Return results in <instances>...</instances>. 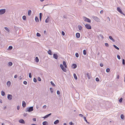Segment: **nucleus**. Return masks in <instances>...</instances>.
<instances>
[{
	"mask_svg": "<svg viewBox=\"0 0 125 125\" xmlns=\"http://www.w3.org/2000/svg\"><path fill=\"white\" fill-rule=\"evenodd\" d=\"M83 18L84 21L90 23L91 22V20L89 19L84 16H83Z\"/></svg>",
	"mask_w": 125,
	"mask_h": 125,
	"instance_id": "f257e3e1",
	"label": "nucleus"
},
{
	"mask_svg": "<svg viewBox=\"0 0 125 125\" xmlns=\"http://www.w3.org/2000/svg\"><path fill=\"white\" fill-rule=\"evenodd\" d=\"M122 63L123 64H125V60L124 59H123L122 60Z\"/></svg>",
	"mask_w": 125,
	"mask_h": 125,
	"instance_id": "58836bf2",
	"label": "nucleus"
},
{
	"mask_svg": "<svg viewBox=\"0 0 125 125\" xmlns=\"http://www.w3.org/2000/svg\"><path fill=\"white\" fill-rule=\"evenodd\" d=\"M75 97L77 99H79V94L78 93H76L74 95Z\"/></svg>",
	"mask_w": 125,
	"mask_h": 125,
	"instance_id": "0eeeda50",
	"label": "nucleus"
},
{
	"mask_svg": "<svg viewBox=\"0 0 125 125\" xmlns=\"http://www.w3.org/2000/svg\"><path fill=\"white\" fill-rule=\"evenodd\" d=\"M77 65L75 64H73L72 66V67L74 69L75 68L77 67Z\"/></svg>",
	"mask_w": 125,
	"mask_h": 125,
	"instance_id": "f3484780",
	"label": "nucleus"
},
{
	"mask_svg": "<svg viewBox=\"0 0 125 125\" xmlns=\"http://www.w3.org/2000/svg\"><path fill=\"white\" fill-rule=\"evenodd\" d=\"M75 56L76 57H79V54H78L77 53H76V54H75Z\"/></svg>",
	"mask_w": 125,
	"mask_h": 125,
	"instance_id": "e433bc0d",
	"label": "nucleus"
},
{
	"mask_svg": "<svg viewBox=\"0 0 125 125\" xmlns=\"http://www.w3.org/2000/svg\"><path fill=\"white\" fill-rule=\"evenodd\" d=\"M51 83L52 85L54 86L55 85L53 83V82L52 81H51Z\"/></svg>",
	"mask_w": 125,
	"mask_h": 125,
	"instance_id": "09e8293b",
	"label": "nucleus"
},
{
	"mask_svg": "<svg viewBox=\"0 0 125 125\" xmlns=\"http://www.w3.org/2000/svg\"><path fill=\"white\" fill-rule=\"evenodd\" d=\"M120 117L121 119H124V115L123 114L121 115V116H120Z\"/></svg>",
	"mask_w": 125,
	"mask_h": 125,
	"instance_id": "72a5a7b5",
	"label": "nucleus"
},
{
	"mask_svg": "<svg viewBox=\"0 0 125 125\" xmlns=\"http://www.w3.org/2000/svg\"><path fill=\"white\" fill-rule=\"evenodd\" d=\"M69 124L70 125H73V124L72 122H71L69 123Z\"/></svg>",
	"mask_w": 125,
	"mask_h": 125,
	"instance_id": "6e6d98bb",
	"label": "nucleus"
},
{
	"mask_svg": "<svg viewBox=\"0 0 125 125\" xmlns=\"http://www.w3.org/2000/svg\"><path fill=\"white\" fill-rule=\"evenodd\" d=\"M48 122L46 121L43 122L42 123V124L43 125H47Z\"/></svg>",
	"mask_w": 125,
	"mask_h": 125,
	"instance_id": "412c9836",
	"label": "nucleus"
},
{
	"mask_svg": "<svg viewBox=\"0 0 125 125\" xmlns=\"http://www.w3.org/2000/svg\"><path fill=\"white\" fill-rule=\"evenodd\" d=\"M58 56L56 54H53V57L56 59H57L58 58Z\"/></svg>",
	"mask_w": 125,
	"mask_h": 125,
	"instance_id": "9d476101",
	"label": "nucleus"
},
{
	"mask_svg": "<svg viewBox=\"0 0 125 125\" xmlns=\"http://www.w3.org/2000/svg\"><path fill=\"white\" fill-rule=\"evenodd\" d=\"M12 95L11 94H8V95L7 98L8 99L10 100L12 99Z\"/></svg>",
	"mask_w": 125,
	"mask_h": 125,
	"instance_id": "1a4fd4ad",
	"label": "nucleus"
},
{
	"mask_svg": "<svg viewBox=\"0 0 125 125\" xmlns=\"http://www.w3.org/2000/svg\"><path fill=\"white\" fill-rule=\"evenodd\" d=\"M22 106L24 107H25L26 106V103L24 101H22Z\"/></svg>",
	"mask_w": 125,
	"mask_h": 125,
	"instance_id": "ddd939ff",
	"label": "nucleus"
},
{
	"mask_svg": "<svg viewBox=\"0 0 125 125\" xmlns=\"http://www.w3.org/2000/svg\"><path fill=\"white\" fill-rule=\"evenodd\" d=\"M113 46L116 49L119 50V48H118V47L116 46L115 45H113Z\"/></svg>",
	"mask_w": 125,
	"mask_h": 125,
	"instance_id": "bb28decb",
	"label": "nucleus"
},
{
	"mask_svg": "<svg viewBox=\"0 0 125 125\" xmlns=\"http://www.w3.org/2000/svg\"><path fill=\"white\" fill-rule=\"evenodd\" d=\"M107 19L109 21H110V18H109V17H107Z\"/></svg>",
	"mask_w": 125,
	"mask_h": 125,
	"instance_id": "3c124183",
	"label": "nucleus"
},
{
	"mask_svg": "<svg viewBox=\"0 0 125 125\" xmlns=\"http://www.w3.org/2000/svg\"><path fill=\"white\" fill-rule=\"evenodd\" d=\"M38 80L39 81H41V78H40V77H38Z\"/></svg>",
	"mask_w": 125,
	"mask_h": 125,
	"instance_id": "de8ad7c7",
	"label": "nucleus"
},
{
	"mask_svg": "<svg viewBox=\"0 0 125 125\" xmlns=\"http://www.w3.org/2000/svg\"><path fill=\"white\" fill-rule=\"evenodd\" d=\"M117 57L118 59L120 60V57L119 55H117Z\"/></svg>",
	"mask_w": 125,
	"mask_h": 125,
	"instance_id": "37998d69",
	"label": "nucleus"
},
{
	"mask_svg": "<svg viewBox=\"0 0 125 125\" xmlns=\"http://www.w3.org/2000/svg\"><path fill=\"white\" fill-rule=\"evenodd\" d=\"M35 20L36 22H38L39 21V20L38 18L36 17Z\"/></svg>",
	"mask_w": 125,
	"mask_h": 125,
	"instance_id": "a878e982",
	"label": "nucleus"
},
{
	"mask_svg": "<svg viewBox=\"0 0 125 125\" xmlns=\"http://www.w3.org/2000/svg\"><path fill=\"white\" fill-rule=\"evenodd\" d=\"M83 54L84 55H85L86 54V51L85 50H84L83 51Z\"/></svg>",
	"mask_w": 125,
	"mask_h": 125,
	"instance_id": "f704fd0d",
	"label": "nucleus"
},
{
	"mask_svg": "<svg viewBox=\"0 0 125 125\" xmlns=\"http://www.w3.org/2000/svg\"><path fill=\"white\" fill-rule=\"evenodd\" d=\"M33 106H31L29 108L28 107L26 108V112L28 111L29 112H31L33 111Z\"/></svg>",
	"mask_w": 125,
	"mask_h": 125,
	"instance_id": "f03ea898",
	"label": "nucleus"
},
{
	"mask_svg": "<svg viewBox=\"0 0 125 125\" xmlns=\"http://www.w3.org/2000/svg\"><path fill=\"white\" fill-rule=\"evenodd\" d=\"M49 17H48V18L46 19L45 21V22L46 23H48L49 21L48 18Z\"/></svg>",
	"mask_w": 125,
	"mask_h": 125,
	"instance_id": "2f4dec72",
	"label": "nucleus"
},
{
	"mask_svg": "<svg viewBox=\"0 0 125 125\" xmlns=\"http://www.w3.org/2000/svg\"><path fill=\"white\" fill-rule=\"evenodd\" d=\"M123 100V99L122 98H120V99L119 100V102H121Z\"/></svg>",
	"mask_w": 125,
	"mask_h": 125,
	"instance_id": "a18cd8bd",
	"label": "nucleus"
},
{
	"mask_svg": "<svg viewBox=\"0 0 125 125\" xmlns=\"http://www.w3.org/2000/svg\"><path fill=\"white\" fill-rule=\"evenodd\" d=\"M20 108V107L19 106H17V108L18 110H19Z\"/></svg>",
	"mask_w": 125,
	"mask_h": 125,
	"instance_id": "69168bd1",
	"label": "nucleus"
},
{
	"mask_svg": "<svg viewBox=\"0 0 125 125\" xmlns=\"http://www.w3.org/2000/svg\"><path fill=\"white\" fill-rule=\"evenodd\" d=\"M17 77V75H15L14 76L15 78H16Z\"/></svg>",
	"mask_w": 125,
	"mask_h": 125,
	"instance_id": "e2e57ef3",
	"label": "nucleus"
},
{
	"mask_svg": "<svg viewBox=\"0 0 125 125\" xmlns=\"http://www.w3.org/2000/svg\"><path fill=\"white\" fill-rule=\"evenodd\" d=\"M78 28L79 30H81V29H82V27L78 25Z\"/></svg>",
	"mask_w": 125,
	"mask_h": 125,
	"instance_id": "c756f323",
	"label": "nucleus"
},
{
	"mask_svg": "<svg viewBox=\"0 0 125 125\" xmlns=\"http://www.w3.org/2000/svg\"><path fill=\"white\" fill-rule=\"evenodd\" d=\"M31 10H29L28 11V14L29 16L31 15Z\"/></svg>",
	"mask_w": 125,
	"mask_h": 125,
	"instance_id": "393cba45",
	"label": "nucleus"
},
{
	"mask_svg": "<svg viewBox=\"0 0 125 125\" xmlns=\"http://www.w3.org/2000/svg\"><path fill=\"white\" fill-rule=\"evenodd\" d=\"M9 49L11 50L12 48V46H10L9 47Z\"/></svg>",
	"mask_w": 125,
	"mask_h": 125,
	"instance_id": "ea45409f",
	"label": "nucleus"
},
{
	"mask_svg": "<svg viewBox=\"0 0 125 125\" xmlns=\"http://www.w3.org/2000/svg\"><path fill=\"white\" fill-rule=\"evenodd\" d=\"M117 11L120 12L121 14H122L124 15H125V14L123 13L122 11L121 10L119 7H117Z\"/></svg>",
	"mask_w": 125,
	"mask_h": 125,
	"instance_id": "6e6552de",
	"label": "nucleus"
},
{
	"mask_svg": "<svg viewBox=\"0 0 125 125\" xmlns=\"http://www.w3.org/2000/svg\"><path fill=\"white\" fill-rule=\"evenodd\" d=\"M96 81H99V79L98 78H96L95 79Z\"/></svg>",
	"mask_w": 125,
	"mask_h": 125,
	"instance_id": "4d7b16f0",
	"label": "nucleus"
},
{
	"mask_svg": "<svg viewBox=\"0 0 125 125\" xmlns=\"http://www.w3.org/2000/svg\"><path fill=\"white\" fill-rule=\"evenodd\" d=\"M57 93L58 95L59 94H60V92L59 91H57Z\"/></svg>",
	"mask_w": 125,
	"mask_h": 125,
	"instance_id": "603ef678",
	"label": "nucleus"
},
{
	"mask_svg": "<svg viewBox=\"0 0 125 125\" xmlns=\"http://www.w3.org/2000/svg\"><path fill=\"white\" fill-rule=\"evenodd\" d=\"M46 105H44L42 107L44 109L46 108Z\"/></svg>",
	"mask_w": 125,
	"mask_h": 125,
	"instance_id": "5fc2aeb1",
	"label": "nucleus"
},
{
	"mask_svg": "<svg viewBox=\"0 0 125 125\" xmlns=\"http://www.w3.org/2000/svg\"><path fill=\"white\" fill-rule=\"evenodd\" d=\"M10 84H11V82L10 81H8L7 82V85L8 86H10Z\"/></svg>",
	"mask_w": 125,
	"mask_h": 125,
	"instance_id": "6ab92c4d",
	"label": "nucleus"
},
{
	"mask_svg": "<svg viewBox=\"0 0 125 125\" xmlns=\"http://www.w3.org/2000/svg\"><path fill=\"white\" fill-rule=\"evenodd\" d=\"M105 45L106 47H108L109 46V45L108 43H105Z\"/></svg>",
	"mask_w": 125,
	"mask_h": 125,
	"instance_id": "49530a36",
	"label": "nucleus"
},
{
	"mask_svg": "<svg viewBox=\"0 0 125 125\" xmlns=\"http://www.w3.org/2000/svg\"><path fill=\"white\" fill-rule=\"evenodd\" d=\"M27 113H26V114L24 113V114H23V116H25H25H27Z\"/></svg>",
	"mask_w": 125,
	"mask_h": 125,
	"instance_id": "bf43d9fd",
	"label": "nucleus"
},
{
	"mask_svg": "<svg viewBox=\"0 0 125 125\" xmlns=\"http://www.w3.org/2000/svg\"><path fill=\"white\" fill-rule=\"evenodd\" d=\"M109 39L111 40H112V41L113 42H114L115 41V40H114V39L111 36H109Z\"/></svg>",
	"mask_w": 125,
	"mask_h": 125,
	"instance_id": "a211bd4d",
	"label": "nucleus"
},
{
	"mask_svg": "<svg viewBox=\"0 0 125 125\" xmlns=\"http://www.w3.org/2000/svg\"><path fill=\"white\" fill-rule=\"evenodd\" d=\"M73 76L74 78L76 80H77V77L76 76V75L75 73H74L73 74Z\"/></svg>",
	"mask_w": 125,
	"mask_h": 125,
	"instance_id": "b1692460",
	"label": "nucleus"
},
{
	"mask_svg": "<svg viewBox=\"0 0 125 125\" xmlns=\"http://www.w3.org/2000/svg\"><path fill=\"white\" fill-rule=\"evenodd\" d=\"M83 118L84 120L87 123H88V122H87V120H86V117H83Z\"/></svg>",
	"mask_w": 125,
	"mask_h": 125,
	"instance_id": "a19ab883",
	"label": "nucleus"
},
{
	"mask_svg": "<svg viewBox=\"0 0 125 125\" xmlns=\"http://www.w3.org/2000/svg\"><path fill=\"white\" fill-rule=\"evenodd\" d=\"M32 120L34 121H36V119L35 118H33Z\"/></svg>",
	"mask_w": 125,
	"mask_h": 125,
	"instance_id": "052dcab7",
	"label": "nucleus"
},
{
	"mask_svg": "<svg viewBox=\"0 0 125 125\" xmlns=\"http://www.w3.org/2000/svg\"><path fill=\"white\" fill-rule=\"evenodd\" d=\"M48 53L50 55H52V52L50 50H49L48 51Z\"/></svg>",
	"mask_w": 125,
	"mask_h": 125,
	"instance_id": "dca6fc26",
	"label": "nucleus"
},
{
	"mask_svg": "<svg viewBox=\"0 0 125 125\" xmlns=\"http://www.w3.org/2000/svg\"><path fill=\"white\" fill-rule=\"evenodd\" d=\"M76 37L77 38H79L80 37V34L79 33H76Z\"/></svg>",
	"mask_w": 125,
	"mask_h": 125,
	"instance_id": "4468645a",
	"label": "nucleus"
},
{
	"mask_svg": "<svg viewBox=\"0 0 125 125\" xmlns=\"http://www.w3.org/2000/svg\"><path fill=\"white\" fill-rule=\"evenodd\" d=\"M92 17L94 20H95L97 22H98L100 21V19L97 17L94 16H93Z\"/></svg>",
	"mask_w": 125,
	"mask_h": 125,
	"instance_id": "7ed1b4c3",
	"label": "nucleus"
},
{
	"mask_svg": "<svg viewBox=\"0 0 125 125\" xmlns=\"http://www.w3.org/2000/svg\"><path fill=\"white\" fill-rule=\"evenodd\" d=\"M23 83L25 85H26L27 84V82L26 81H25L23 82Z\"/></svg>",
	"mask_w": 125,
	"mask_h": 125,
	"instance_id": "8fccbe9b",
	"label": "nucleus"
},
{
	"mask_svg": "<svg viewBox=\"0 0 125 125\" xmlns=\"http://www.w3.org/2000/svg\"><path fill=\"white\" fill-rule=\"evenodd\" d=\"M8 64H9V65L10 66H12V63L11 62H8Z\"/></svg>",
	"mask_w": 125,
	"mask_h": 125,
	"instance_id": "7c9ffc66",
	"label": "nucleus"
},
{
	"mask_svg": "<svg viewBox=\"0 0 125 125\" xmlns=\"http://www.w3.org/2000/svg\"><path fill=\"white\" fill-rule=\"evenodd\" d=\"M22 19L24 20H26V17L25 16H23L22 17Z\"/></svg>",
	"mask_w": 125,
	"mask_h": 125,
	"instance_id": "c9c22d12",
	"label": "nucleus"
},
{
	"mask_svg": "<svg viewBox=\"0 0 125 125\" xmlns=\"http://www.w3.org/2000/svg\"><path fill=\"white\" fill-rule=\"evenodd\" d=\"M19 122L20 123L23 124H24L25 123L24 121L22 119L20 120L19 121Z\"/></svg>",
	"mask_w": 125,
	"mask_h": 125,
	"instance_id": "f8f14e48",
	"label": "nucleus"
},
{
	"mask_svg": "<svg viewBox=\"0 0 125 125\" xmlns=\"http://www.w3.org/2000/svg\"><path fill=\"white\" fill-rule=\"evenodd\" d=\"M35 61H36V62H38L39 61V59L37 57H36V58H35Z\"/></svg>",
	"mask_w": 125,
	"mask_h": 125,
	"instance_id": "c85d7f7f",
	"label": "nucleus"
},
{
	"mask_svg": "<svg viewBox=\"0 0 125 125\" xmlns=\"http://www.w3.org/2000/svg\"><path fill=\"white\" fill-rule=\"evenodd\" d=\"M29 77L30 78H31V73H29Z\"/></svg>",
	"mask_w": 125,
	"mask_h": 125,
	"instance_id": "c03bdc74",
	"label": "nucleus"
},
{
	"mask_svg": "<svg viewBox=\"0 0 125 125\" xmlns=\"http://www.w3.org/2000/svg\"><path fill=\"white\" fill-rule=\"evenodd\" d=\"M103 10H101L100 12V13L101 14H102L103 13Z\"/></svg>",
	"mask_w": 125,
	"mask_h": 125,
	"instance_id": "0e129e2a",
	"label": "nucleus"
},
{
	"mask_svg": "<svg viewBox=\"0 0 125 125\" xmlns=\"http://www.w3.org/2000/svg\"><path fill=\"white\" fill-rule=\"evenodd\" d=\"M36 35L37 36H38V37H40L41 35L39 33H38V32L37 33Z\"/></svg>",
	"mask_w": 125,
	"mask_h": 125,
	"instance_id": "4c0bfd02",
	"label": "nucleus"
},
{
	"mask_svg": "<svg viewBox=\"0 0 125 125\" xmlns=\"http://www.w3.org/2000/svg\"><path fill=\"white\" fill-rule=\"evenodd\" d=\"M100 66L101 67H103V65L102 63H100Z\"/></svg>",
	"mask_w": 125,
	"mask_h": 125,
	"instance_id": "774afa93",
	"label": "nucleus"
},
{
	"mask_svg": "<svg viewBox=\"0 0 125 125\" xmlns=\"http://www.w3.org/2000/svg\"><path fill=\"white\" fill-rule=\"evenodd\" d=\"M87 75L88 79H90L91 77V75L90 74V73H87Z\"/></svg>",
	"mask_w": 125,
	"mask_h": 125,
	"instance_id": "9b49d317",
	"label": "nucleus"
},
{
	"mask_svg": "<svg viewBox=\"0 0 125 125\" xmlns=\"http://www.w3.org/2000/svg\"><path fill=\"white\" fill-rule=\"evenodd\" d=\"M50 89L51 91V93H53V90H52V88H50Z\"/></svg>",
	"mask_w": 125,
	"mask_h": 125,
	"instance_id": "13d9d810",
	"label": "nucleus"
},
{
	"mask_svg": "<svg viewBox=\"0 0 125 125\" xmlns=\"http://www.w3.org/2000/svg\"><path fill=\"white\" fill-rule=\"evenodd\" d=\"M106 72L107 73H108L110 72V69L109 68H107L106 69Z\"/></svg>",
	"mask_w": 125,
	"mask_h": 125,
	"instance_id": "473e14b6",
	"label": "nucleus"
},
{
	"mask_svg": "<svg viewBox=\"0 0 125 125\" xmlns=\"http://www.w3.org/2000/svg\"><path fill=\"white\" fill-rule=\"evenodd\" d=\"M85 26L86 28L88 29H91V27L90 25L87 24L85 25Z\"/></svg>",
	"mask_w": 125,
	"mask_h": 125,
	"instance_id": "423d86ee",
	"label": "nucleus"
},
{
	"mask_svg": "<svg viewBox=\"0 0 125 125\" xmlns=\"http://www.w3.org/2000/svg\"><path fill=\"white\" fill-rule=\"evenodd\" d=\"M4 29L6 30L7 31H8V32H9L10 31V30L9 28L7 27H5Z\"/></svg>",
	"mask_w": 125,
	"mask_h": 125,
	"instance_id": "5701e85b",
	"label": "nucleus"
},
{
	"mask_svg": "<svg viewBox=\"0 0 125 125\" xmlns=\"http://www.w3.org/2000/svg\"><path fill=\"white\" fill-rule=\"evenodd\" d=\"M33 81H34V82H35V83H36V82H37V80H36V79L34 78V79H33Z\"/></svg>",
	"mask_w": 125,
	"mask_h": 125,
	"instance_id": "79ce46f5",
	"label": "nucleus"
},
{
	"mask_svg": "<svg viewBox=\"0 0 125 125\" xmlns=\"http://www.w3.org/2000/svg\"><path fill=\"white\" fill-rule=\"evenodd\" d=\"M5 9H3L0 10V15L4 14L6 12Z\"/></svg>",
	"mask_w": 125,
	"mask_h": 125,
	"instance_id": "20e7f679",
	"label": "nucleus"
},
{
	"mask_svg": "<svg viewBox=\"0 0 125 125\" xmlns=\"http://www.w3.org/2000/svg\"><path fill=\"white\" fill-rule=\"evenodd\" d=\"M60 66L61 69L64 72H66V69L63 67L62 64H60Z\"/></svg>",
	"mask_w": 125,
	"mask_h": 125,
	"instance_id": "39448f33",
	"label": "nucleus"
},
{
	"mask_svg": "<svg viewBox=\"0 0 125 125\" xmlns=\"http://www.w3.org/2000/svg\"><path fill=\"white\" fill-rule=\"evenodd\" d=\"M1 95L2 96H4L5 95V93L3 91H1Z\"/></svg>",
	"mask_w": 125,
	"mask_h": 125,
	"instance_id": "cd10ccee",
	"label": "nucleus"
},
{
	"mask_svg": "<svg viewBox=\"0 0 125 125\" xmlns=\"http://www.w3.org/2000/svg\"><path fill=\"white\" fill-rule=\"evenodd\" d=\"M62 35L63 36L65 34L64 32L63 31H62Z\"/></svg>",
	"mask_w": 125,
	"mask_h": 125,
	"instance_id": "864d4df0",
	"label": "nucleus"
},
{
	"mask_svg": "<svg viewBox=\"0 0 125 125\" xmlns=\"http://www.w3.org/2000/svg\"><path fill=\"white\" fill-rule=\"evenodd\" d=\"M51 115V113L49 114L46 115L45 116L43 117V118H44V119H45V118H46L48 117L49 116H50V115Z\"/></svg>",
	"mask_w": 125,
	"mask_h": 125,
	"instance_id": "2eb2a0df",
	"label": "nucleus"
},
{
	"mask_svg": "<svg viewBox=\"0 0 125 125\" xmlns=\"http://www.w3.org/2000/svg\"><path fill=\"white\" fill-rule=\"evenodd\" d=\"M59 120H57L54 122V123L55 124H56L59 123Z\"/></svg>",
	"mask_w": 125,
	"mask_h": 125,
	"instance_id": "aec40b11",
	"label": "nucleus"
},
{
	"mask_svg": "<svg viewBox=\"0 0 125 125\" xmlns=\"http://www.w3.org/2000/svg\"><path fill=\"white\" fill-rule=\"evenodd\" d=\"M44 32L45 34H47L46 31H44Z\"/></svg>",
	"mask_w": 125,
	"mask_h": 125,
	"instance_id": "338daca9",
	"label": "nucleus"
},
{
	"mask_svg": "<svg viewBox=\"0 0 125 125\" xmlns=\"http://www.w3.org/2000/svg\"><path fill=\"white\" fill-rule=\"evenodd\" d=\"M79 115L80 116L82 117H83V115L82 114H80Z\"/></svg>",
	"mask_w": 125,
	"mask_h": 125,
	"instance_id": "680f3d73",
	"label": "nucleus"
},
{
	"mask_svg": "<svg viewBox=\"0 0 125 125\" xmlns=\"http://www.w3.org/2000/svg\"><path fill=\"white\" fill-rule=\"evenodd\" d=\"M63 65L66 68L67 67V65L65 62L64 61H63Z\"/></svg>",
	"mask_w": 125,
	"mask_h": 125,
	"instance_id": "4be33fe9",
	"label": "nucleus"
}]
</instances>
